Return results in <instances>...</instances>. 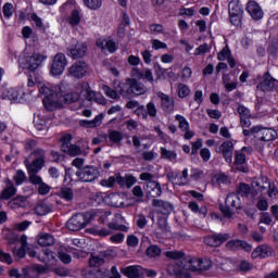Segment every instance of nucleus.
<instances>
[{"label":"nucleus","instance_id":"1","mask_svg":"<svg viewBox=\"0 0 278 278\" xmlns=\"http://www.w3.org/2000/svg\"><path fill=\"white\" fill-rule=\"evenodd\" d=\"M165 257L176 261L175 265H168L167 273L177 278H191L190 273H200V270L212 268V261L186 256L185 251H167Z\"/></svg>","mask_w":278,"mask_h":278},{"label":"nucleus","instance_id":"2","mask_svg":"<svg viewBox=\"0 0 278 278\" xmlns=\"http://www.w3.org/2000/svg\"><path fill=\"white\" fill-rule=\"evenodd\" d=\"M39 94H43V105L48 112H53L58 108V99L62 97V89L58 85L39 84Z\"/></svg>","mask_w":278,"mask_h":278},{"label":"nucleus","instance_id":"3","mask_svg":"<svg viewBox=\"0 0 278 278\" xmlns=\"http://www.w3.org/2000/svg\"><path fill=\"white\" fill-rule=\"evenodd\" d=\"M117 92H119L122 97H127V94L140 97V94L147 92V87L144 84L138 83L135 78H128L126 84L122 83L118 85Z\"/></svg>","mask_w":278,"mask_h":278},{"label":"nucleus","instance_id":"4","mask_svg":"<svg viewBox=\"0 0 278 278\" xmlns=\"http://www.w3.org/2000/svg\"><path fill=\"white\" fill-rule=\"evenodd\" d=\"M47 60V56L45 54L40 53H33V54H24L20 62L24 68V71H29L30 73H34L39 66L42 65V62Z\"/></svg>","mask_w":278,"mask_h":278},{"label":"nucleus","instance_id":"5","mask_svg":"<svg viewBox=\"0 0 278 278\" xmlns=\"http://www.w3.org/2000/svg\"><path fill=\"white\" fill-rule=\"evenodd\" d=\"M30 155L34 160L31 163L29 161H25V166H28L29 170L33 173H40L47 163V154L45 153V150L37 148L30 153Z\"/></svg>","mask_w":278,"mask_h":278},{"label":"nucleus","instance_id":"6","mask_svg":"<svg viewBox=\"0 0 278 278\" xmlns=\"http://www.w3.org/2000/svg\"><path fill=\"white\" fill-rule=\"evenodd\" d=\"M73 140V136L71 134H66L61 138V151L71 155L72 157H77V155H81V148L76 144L71 143Z\"/></svg>","mask_w":278,"mask_h":278},{"label":"nucleus","instance_id":"7","mask_svg":"<svg viewBox=\"0 0 278 278\" xmlns=\"http://www.w3.org/2000/svg\"><path fill=\"white\" fill-rule=\"evenodd\" d=\"M226 205L220 206V212L224 214L226 218H231L233 216V210H240V198L236 193H230L227 195Z\"/></svg>","mask_w":278,"mask_h":278},{"label":"nucleus","instance_id":"8","mask_svg":"<svg viewBox=\"0 0 278 278\" xmlns=\"http://www.w3.org/2000/svg\"><path fill=\"white\" fill-rule=\"evenodd\" d=\"M99 168L96 166H85L81 169L76 172V176L80 181H84L86 184H90L94 181V179H99Z\"/></svg>","mask_w":278,"mask_h":278},{"label":"nucleus","instance_id":"9","mask_svg":"<svg viewBox=\"0 0 278 278\" xmlns=\"http://www.w3.org/2000/svg\"><path fill=\"white\" fill-rule=\"evenodd\" d=\"M66 64H68V61H66V55L62 52L56 53L50 67L51 75H62L66 68Z\"/></svg>","mask_w":278,"mask_h":278},{"label":"nucleus","instance_id":"10","mask_svg":"<svg viewBox=\"0 0 278 278\" xmlns=\"http://www.w3.org/2000/svg\"><path fill=\"white\" fill-rule=\"evenodd\" d=\"M86 225H88V219L83 213L72 216L66 223V227L70 231H80V229H84Z\"/></svg>","mask_w":278,"mask_h":278},{"label":"nucleus","instance_id":"11","mask_svg":"<svg viewBox=\"0 0 278 278\" xmlns=\"http://www.w3.org/2000/svg\"><path fill=\"white\" fill-rule=\"evenodd\" d=\"M229 238H231V235L227 232L212 233L204 238V244L213 248L220 247L222 244H225Z\"/></svg>","mask_w":278,"mask_h":278},{"label":"nucleus","instance_id":"12","mask_svg":"<svg viewBox=\"0 0 278 278\" xmlns=\"http://www.w3.org/2000/svg\"><path fill=\"white\" fill-rule=\"evenodd\" d=\"M156 97L160 99L161 101V110H163V112H165V114H173V112H175V99L172 98L170 96L159 91L156 93Z\"/></svg>","mask_w":278,"mask_h":278},{"label":"nucleus","instance_id":"13","mask_svg":"<svg viewBox=\"0 0 278 278\" xmlns=\"http://www.w3.org/2000/svg\"><path fill=\"white\" fill-rule=\"evenodd\" d=\"M276 84H278L277 79L270 76V72H266L263 75V81H261L256 88L262 92H270L277 90Z\"/></svg>","mask_w":278,"mask_h":278},{"label":"nucleus","instance_id":"14","mask_svg":"<svg viewBox=\"0 0 278 278\" xmlns=\"http://www.w3.org/2000/svg\"><path fill=\"white\" fill-rule=\"evenodd\" d=\"M216 153L223 155L227 164H231L233 162V142L224 141L216 150Z\"/></svg>","mask_w":278,"mask_h":278},{"label":"nucleus","instance_id":"15","mask_svg":"<svg viewBox=\"0 0 278 278\" xmlns=\"http://www.w3.org/2000/svg\"><path fill=\"white\" fill-rule=\"evenodd\" d=\"M68 73L72 77L81 79V77H86V73H88V64L84 61H77L68 68Z\"/></svg>","mask_w":278,"mask_h":278},{"label":"nucleus","instance_id":"16","mask_svg":"<svg viewBox=\"0 0 278 278\" xmlns=\"http://www.w3.org/2000/svg\"><path fill=\"white\" fill-rule=\"evenodd\" d=\"M256 140H261L262 142H270L273 140H277V130L258 126Z\"/></svg>","mask_w":278,"mask_h":278},{"label":"nucleus","instance_id":"17","mask_svg":"<svg viewBox=\"0 0 278 278\" xmlns=\"http://www.w3.org/2000/svg\"><path fill=\"white\" fill-rule=\"evenodd\" d=\"M245 10L254 21H262V18H264L262 7L254 0L248 2Z\"/></svg>","mask_w":278,"mask_h":278},{"label":"nucleus","instance_id":"18","mask_svg":"<svg viewBox=\"0 0 278 278\" xmlns=\"http://www.w3.org/2000/svg\"><path fill=\"white\" fill-rule=\"evenodd\" d=\"M87 51L88 46H86L84 42H77L67 49V53L71 55V58H73V60H79V58H84Z\"/></svg>","mask_w":278,"mask_h":278},{"label":"nucleus","instance_id":"19","mask_svg":"<svg viewBox=\"0 0 278 278\" xmlns=\"http://www.w3.org/2000/svg\"><path fill=\"white\" fill-rule=\"evenodd\" d=\"M146 193L148 199H157V197H162V185L155 180L147 182Z\"/></svg>","mask_w":278,"mask_h":278},{"label":"nucleus","instance_id":"20","mask_svg":"<svg viewBox=\"0 0 278 278\" xmlns=\"http://www.w3.org/2000/svg\"><path fill=\"white\" fill-rule=\"evenodd\" d=\"M125 223V217L121 213H116L112 219L108 224L109 229L114 230V231H127V226L123 225Z\"/></svg>","mask_w":278,"mask_h":278},{"label":"nucleus","instance_id":"21","mask_svg":"<svg viewBox=\"0 0 278 278\" xmlns=\"http://www.w3.org/2000/svg\"><path fill=\"white\" fill-rule=\"evenodd\" d=\"M105 205L111 207H125V202H123V195L118 193H110L103 198Z\"/></svg>","mask_w":278,"mask_h":278},{"label":"nucleus","instance_id":"22","mask_svg":"<svg viewBox=\"0 0 278 278\" xmlns=\"http://www.w3.org/2000/svg\"><path fill=\"white\" fill-rule=\"evenodd\" d=\"M227 249L232 251H245L247 253L251 252L253 248L245 241L242 240H230L226 243Z\"/></svg>","mask_w":278,"mask_h":278},{"label":"nucleus","instance_id":"23","mask_svg":"<svg viewBox=\"0 0 278 278\" xmlns=\"http://www.w3.org/2000/svg\"><path fill=\"white\" fill-rule=\"evenodd\" d=\"M237 112L240 116L241 127H251V110L244 105H239Z\"/></svg>","mask_w":278,"mask_h":278},{"label":"nucleus","instance_id":"24","mask_svg":"<svg viewBox=\"0 0 278 278\" xmlns=\"http://www.w3.org/2000/svg\"><path fill=\"white\" fill-rule=\"evenodd\" d=\"M152 205L153 207H157L160 214H163V216H168L173 212V204L167 201L154 199Z\"/></svg>","mask_w":278,"mask_h":278},{"label":"nucleus","instance_id":"25","mask_svg":"<svg viewBox=\"0 0 278 278\" xmlns=\"http://www.w3.org/2000/svg\"><path fill=\"white\" fill-rule=\"evenodd\" d=\"M269 255H273V248L266 244L258 245L251 254L253 260H257V257L266 258Z\"/></svg>","mask_w":278,"mask_h":278},{"label":"nucleus","instance_id":"26","mask_svg":"<svg viewBox=\"0 0 278 278\" xmlns=\"http://www.w3.org/2000/svg\"><path fill=\"white\" fill-rule=\"evenodd\" d=\"M119 188H131L132 186H136L138 184V178H136L131 174H126L124 177L118 176L117 178Z\"/></svg>","mask_w":278,"mask_h":278},{"label":"nucleus","instance_id":"27","mask_svg":"<svg viewBox=\"0 0 278 278\" xmlns=\"http://www.w3.org/2000/svg\"><path fill=\"white\" fill-rule=\"evenodd\" d=\"M123 275L128 278H138L140 273H142V267L140 265H131L122 269Z\"/></svg>","mask_w":278,"mask_h":278},{"label":"nucleus","instance_id":"28","mask_svg":"<svg viewBox=\"0 0 278 278\" xmlns=\"http://www.w3.org/2000/svg\"><path fill=\"white\" fill-rule=\"evenodd\" d=\"M236 168L239 170V173H248L249 169L244 164H247V155L242 152L236 153V160H235Z\"/></svg>","mask_w":278,"mask_h":278},{"label":"nucleus","instance_id":"29","mask_svg":"<svg viewBox=\"0 0 278 278\" xmlns=\"http://www.w3.org/2000/svg\"><path fill=\"white\" fill-rule=\"evenodd\" d=\"M21 97V91L16 88H5L2 91V99L9 101H16Z\"/></svg>","mask_w":278,"mask_h":278},{"label":"nucleus","instance_id":"30","mask_svg":"<svg viewBox=\"0 0 278 278\" xmlns=\"http://www.w3.org/2000/svg\"><path fill=\"white\" fill-rule=\"evenodd\" d=\"M67 23L72 25V27H77V25L81 23V10L73 9L71 15L67 17Z\"/></svg>","mask_w":278,"mask_h":278},{"label":"nucleus","instance_id":"31","mask_svg":"<svg viewBox=\"0 0 278 278\" xmlns=\"http://www.w3.org/2000/svg\"><path fill=\"white\" fill-rule=\"evenodd\" d=\"M16 194V187H14V184L10 180L7 181V188H4L1 192V199H4L8 201V199H12Z\"/></svg>","mask_w":278,"mask_h":278},{"label":"nucleus","instance_id":"32","mask_svg":"<svg viewBox=\"0 0 278 278\" xmlns=\"http://www.w3.org/2000/svg\"><path fill=\"white\" fill-rule=\"evenodd\" d=\"M26 205H27V198L22 195L13 198L8 203V207H10L11 210H18V207H25Z\"/></svg>","mask_w":278,"mask_h":278},{"label":"nucleus","instance_id":"33","mask_svg":"<svg viewBox=\"0 0 278 278\" xmlns=\"http://www.w3.org/2000/svg\"><path fill=\"white\" fill-rule=\"evenodd\" d=\"M103 123V114L97 115L92 121L83 119L80 121L81 127H99Z\"/></svg>","mask_w":278,"mask_h":278},{"label":"nucleus","instance_id":"34","mask_svg":"<svg viewBox=\"0 0 278 278\" xmlns=\"http://www.w3.org/2000/svg\"><path fill=\"white\" fill-rule=\"evenodd\" d=\"M40 247H53L55 244V238L49 233H41L38 239Z\"/></svg>","mask_w":278,"mask_h":278},{"label":"nucleus","instance_id":"35","mask_svg":"<svg viewBox=\"0 0 278 278\" xmlns=\"http://www.w3.org/2000/svg\"><path fill=\"white\" fill-rule=\"evenodd\" d=\"M105 264V252H101L99 255H92L89 258V266L91 267H99Z\"/></svg>","mask_w":278,"mask_h":278},{"label":"nucleus","instance_id":"36","mask_svg":"<svg viewBox=\"0 0 278 278\" xmlns=\"http://www.w3.org/2000/svg\"><path fill=\"white\" fill-rule=\"evenodd\" d=\"M161 157L162 160H167L168 162H177V152L168 150L166 148H161Z\"/></svg>","mask_w":278,"mask_h":278},{"label":"nucleus","instance_id":"37","mask_svg":"<svg viewBox=\"0 0 278 278\" xmlns=\"http://www.w3.org/2000/svg\"><path fill=\"white\" fill-rule=\"evenodd\" d=\"M135 73L138 79H146V81L153 84V72H151V70L144 68L142 72L135 70Z\"/></svg>","mask_w":278,"mask_h":278},{"label":"nucleus","instance_id":"38","mask_svg":"<svg viewBox=\"0 0 278 278\" xmlns=\"http://www.w3.org/2000/svg\"><path fill=\"white\" fill-rule=\"evenodd\" d=\"M106 136L112 144H119L123 142V132L118 130H109V135Z\"/></svg>","mask_w":278,"mask_h":278},{"label":"nucleus","instance_id":"39","mask_svg":"<svg viewBox=\"0 0 278 278\" xmlns=\"http://www.w3.org/2000/svg\"><path fill=\"white\" fill-rule=\"evenodd\" d=\"M156 225L161 233H168V231H170L166 216H159Z\"/></svg>","mask_w":278,"mask_h":278},{"label":"nucleus","instance_id":"40","mask_svg":"<svg viewBox=\"0 0 278 278\" xmlns=\"http://www.w3.org/2000/svg\"><path fill=\"white\" fill-rule=\"evenodd\" d=\"M229 14H242V5L240 0H231L228 4Z\"/></svg>","mask_w":278,"mask_h":278},{"label":"nucleus","instance_id":"41","mask_svg":"<svg viewBox=\"0 0 278 278\" xmlns=\"http://www.w3.org/2000/svg\"><path fill=\"white\" fill-rule=\"evenodd\" d=\"M28 173V179L33 184V186H40L42 184V177L38 175V172H31L29 166H26Z\"/></svg>","mask_w":278,"mask_h":278},{"label":"nucleus","instance_id":"42","mask_svg":"<svg viewBox=\"0 0 278 278\" xmlns=\"http://www.w3.org/2000/svg\"><path fill=\"white\" fill-rule=\"evenodd\" d=\"M146 255H148L150 258L160 257V255H162V249H160L156 244H152L146 250Z\"/></svg>","mask_w":278,"mask_h":278},{"label":"nucleus","instance_id":"43","mask_svg":"<svg viewBox=\"0 0 278 278\" xmlns=\"http://www.w3.org/2000/svg\"><path fill=\"white\" fill-rule=\"evenodd\" d=\"M83 3L89 10H100L103 5V0H83Z\"/></svg>","mask_w":278,"mask_h":278},{"label":"nucleus","instance_id":"44","mask_svg":"<svg viewBox=\"0 0 278 278\" xmlns=\"http://www.w3.org/2000/svg\"><path fill=\"white\" fill-rule=\"evenodd\" d=\"M249 194H251V186L241 182L237 188V195L249 198Z\"/></svg>","mask_w":278,"mask_h":278},{"label":"nucleus","instance_id":"45","mask_svg":"<svg viewBox=\"0 0 278 278\" xmlns=\"http://www.w3.org/2000/svg\"><path fill=\"white\" fill-rule=\"evenodd\" d=\"M118 177H121V174H117L115 176H111L108 179L101 180V186L104 188H114V184L118 185Z\"/></svg>","mask_w":278,"mask_h":278},{"label":"nucleus","instance_id":"46","mask_svg":"<svg viewBox=\"0 0 278 278\" xmlns=\"http://www.w3.org/2000/svg\"><path fill=\"white\" fill-rule=\"evenodd\" d=\"M61 199H64L65 201H73L75 194L73 193V189L68 187H64L60 191Z\"/></svg>","mask_w":278,"mask_h":278},{"label":"nucleus","instance_id":"47","mask_svg":"<svg viewBox=\"0 0 278 278\" xmlns=\"http://www.w3.org/2000/svg\"><path fill=\"white\" fill-rule=\"evenodd\" d=\"M79 92H70L63 96L64 103H77L79 101Z\"/></svg>","mask_w":278,"mask_h":278},{"label":"nucleus","instance_id":"48","mask_svg":"<svg viewBox=\"0 0 278 278\" xmlns=\"http://www.w3.org/2000/svg\"><path fill=\"white\" fill-rule=\"evenodd\" d=\"M176 121L179 122V129H181V131H188V129H190V124L188 123V119H186V117H184L182 115H176L175 116Z\"/></svg>","mask_w":278,"mask_h":278},{"label":"nucleus","instance_id":"49","mask_svg":"<svg viewBox=\"0 0 278 278\" xmlns=\"http://www.w3.org/2000/svg\"><path fill=\"white\" fill-rule=\"evenodd\" d=\"M189 180H188V168H185L182 170V174L180 177H177L176 179V186H188Z\"/></svg>","mask_w":278,"mask_h":278},{"label":"nucleus","instance_id":"50","mask_svg":"<svg viewBox=\"0 0 278 278\" xmlns=\"http://www.w3.org/2000/svg\"><path fill=\"white\" fill-rule=\"evenodd\" d=\"M190 94V88L188 85L185 84H178V97L180 99H186Z\"/></svg>","mask_w":278,"mask_h":278},{"label":"nucleus","instance_id":"51","mask_svg":"<svg viewBox=\"0 0 278 278\" xmlns=\"http://www.w3.org/2000/svg\"><path fill=\"white\" fill-rule=\"evenodd\" d=\"M146 114L151 116V118H155V116H157V108L155 106L154 102H149L146 106Z\"/></svg>","mask_w":278,"mask_h":278},{"label":"nucleus","instance_id":"52","mask_svg":"<svg viewBox=\"0 0 278 278\" xmlns=\"http://www.w3.org/2000/svg\"><path fill=\"white\" fill-rule=\"evenodd\" d=\"M104 94L106 97H110V99H117L118 98V86L116 87V90L110 88V86H103Z\"/></svg>","mask_w":278,"mask_h":278},{"label":"nucleus","instance_id":"53","mask_svg":"<svg viewBox=\"0 0 278 278\" xmlns=\"http://www.w3.org/2000/svg\"><path fill=\"white\" fill-rule=\"evenodd\" d=\"M130 20L127 13H123L122 23L118 28V34H125V28L129 25Z\"/></svg>","mask_w":278,"mask_h":278},{"label":"nucleus","instance_id":"54","mask_svg":"<svg viewBox=\"0 0 278 278\" xmlns=\"http://www.w3.org/2000/svg\"><path fill=\"white\" fill-rule=\"evenodd\" d=\"M30 21L35 25V27H37L38 29H42V27H45V24L42 23V18H40V16H38V14L36 13L30 14Z\"/></svg>","mask_w":278,"mask_h":278},{"label":"nucleus","instance_id":"55","mask_svg":"<svg viewBox=\"0 0 278 278\" xmlns=\"http://www.w3.org/2000/svg\"><path fill=\"white\" fill-rule=\"evenodd\" d=\"M231 56V50H229L228 47H225L218 54L217 60L219 62H225V60L229 59Z\"/></svg>","mask_w":278,"mask_h":278},{"label":"nucleus","instance_id":"56","mask_svg":"<svg viewBox=\"0 0 278 278\" xmlns=\"http://www.w3.org/2000/svg\"><path fill=\"white\" fill-rule=\"evenodd\" d=\"M13 179H14L16 186H22L23 181H25V179H27V176L25 175V172L20 169L16 172Z\"/></svg>","mask_w":278,"mask_h":278},{"label":"nucleus","instance_id":"57","mask_svg":"<svg viewBox=\"0 0 278 278\" xmlns=\"http://www.w3.org/2000/svg\"><path fill=\"white\" fill-rule=\"evenodd\" d=\"M3 16L10 18L14 14V5L12 3H5L2 9Z\"/></svg>","mask_w":278,"mask_h":278},{"label":"nucleus","instance_id":"58","mask_svg":"<svg viewBox=\"0 0 278 278\" xmlns=\"http://www.w3.org/2000/svg\"><path fill=\"white\" fill-rule=\"evenodd\" d=\"M147 217L143 214H139L136 217V225L139 229H144L147 227Z\"/></svg>","mask_w":278,"mask_h":278},{"label":"nucleus","instance_id":"59","mask_svg":"<svg viewBox=\"0 0 278 278\" xmlns=\"http://www.w3.org/2000/svg\"><path fill=\"white\" fill-rule=\"evenodd\" d=\"M35 212L39 216H47V214H49V207H47L46 204L40 203L35 207Z\"/></svg>","mask_w":278,"mask_h":278},{"label":"nucleus","instance_id":"60","mask_svg":"<svg viewBox=\"0 0 278 278\" xmlns=\"http://www.w3.org/2000/svg\"><path fill=\"white\" fill-rule=\"evenodd\" d=\"M38 186V193L41 194L42 197L51 192V186L47 185L45 181Z\"/></svg>","mask_w":278,"mask_h":278},{"label":"nucleus","instance_id":"61","mask_svg":"<svg viewBox=\"0 0 278 278\" xmlns=\"http://www.w3.org/2000/svg\"><path fill=\"white\" fill-rule=\"evenodd\" d=\"M257 131H260V126H254L250 129H243V136L247 138L254 136V138H257Z\"/></svg>","mask_w":278,"mask_h":278},{"label":"nucleus","instance_id":"62","mask_svg":"<svg viewBox=\"0 0 278 278\" xmlns=\"http://www.w3.org/2000/svg\"><path fill=\"white\" fill-rule=\"evenodd\" d=\"M241 16H242V13H229L231 25H236V26L240 25Z\"/></svg>","mask_w":278,"mask_h":278},{"label":"nucleus","instance_id":"63","mask_svg":"<svg viewBox=\"0 0 278 278\" xmlns=\"http://www.w3.org/2000/svg\"><path fill=\"white\" fill-rule=\"evenodd\" d=\"M260 223H263V225H271L273 224V217L270 216V213H262Z\"/></svg>","mask_w":278,"mask_h":278},{"label":"nucleus","instance_id":"64","mask_svg":"<svg viewBox=\"0 0 278 278\" xmlns=\"http://www.w3.org/2000/svg\"><path fill=\"white\" fill-rule=\"evenodd\" d=\"M268 197H270V199H278V190L277 187H275L274 184H268Z\"/></svg>","mask_w":278,"mask_h":278}]
</instances>
